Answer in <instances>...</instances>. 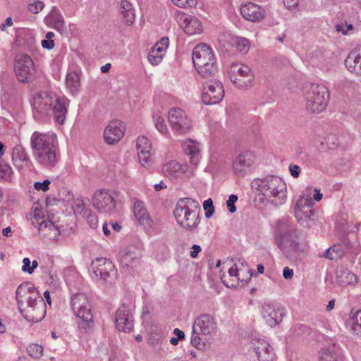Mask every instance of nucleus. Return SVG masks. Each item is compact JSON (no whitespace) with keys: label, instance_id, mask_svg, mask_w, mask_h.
Here are the masks:
<instances>
[{"label":"nucleus","instance_id":"1","mask_svg":"<svg viewBox=\"0 0 361 361\" xmlns=\"http://www.w3.org/2000/svg\"><path fill=\"white\" fill-rule=\"evenodd\" d=\"M252 188L258 191L271 204L279 206L287 200V186L284 180L274 175H268L252 180Z\"/></svg>","mask_w":361,"mask_h":361},{"label":"nucleus","instance_id":"2","mask_svg":"<svg viewBox=\"0 0 361 361\" xmlns=\"http://www.w3.org/2000/svg\"><path fill=\"white\" fill-rule=\"evenodd\" d=\"M200 207L197 201L184 197L177 202L173 214L179 226L187 231H192L200 224Z\"/></svg>","mask_w":361,"mask_h":361},{"label":"nucleus","instance_id":"3","mask_svg":"<svg viewBox=\"0 0 361 361\" xmlns=\"http://www.w3.org/2000/svg\"><path fill=\"white\" fill-rule=\"evenodd\" d=\"M34 108L42 116H52L55 122L62 125L66 120L64 102L47 92H40L34 99Z\"/></svg>","mask_w":361,"mask_h":361},{"label":"nucleus","instance_id":"4","mask_svg":"<svg viewBox=\"0 0 361 361\" xmlns=\"http://www.w3.org/2000/svg\"><path fill=\"white\" fill-rule=\"evenodd\" d=\"M276 240L278 247L290 261L296 262L302 259L305 251V245L299 242L295 229L288 228L278 235Z\"/></svg>","mask_w":361,"mask_h":361},{"label":"nucleus","instance_id":"5","mask_svg":"<svg viewBox=\"0 0 361 361\" xmlns=\"http://www.w3.org/2000/svg\"><path fill=\"white\" fill-rule=\"evenodd\" d=\"M192 62L199 74L204 78L211 77L217 72L214 54L206 44H198L194 48Z\"/></svg>","mask_w":361,"mask_h":361},{"label":"nucleus","instance_id":"6","mask_svg":"<svg viewBox=\"0 0 361 361\" xmlns=\"http://www.w3.org/2000/svg\"><path fill=\"white\" fill-rule=\"evenodd\" d=\"M71 305L73 314L78 319V328L85 332L91 330L94 326V321L87 296L82 293L74 294L71 297Z\"/></svg>","mask_w":361,"mask_h":361},{"label":"nucleus","instance_id":"7","mask_svg":"<svg viewBox=\"0 0 361 361\" xmlns=\"http://www.w3.org/2000/svg\"><path fill=\"white\" fill-rule=\"evenodd\" d=\"M305 108L307 111L319 114L323 111L329 100V92L323 84H311L305 92Z\"/></svg>","mask_w":361,"mask_h":361},{"label":"nucleus","instance_id":"8","mask_svg":"<svg viewBox=\"0 0 361 361\" xmlns=\"http://www.w3.org/2000/svg\"><path fill=\"white\" fill-rule=\"evenodd\" d=\"M216 329V323L213 317L204 314L197 317L192 325L191 344L197 349L205 346L203 337L212 336Z\"/></svg>","mask_w":361,"mask_h":361},{"label":"nucleus","instance_id":"9","mask_svg":"<svg viewBox=\"0 0 361 361\" xmlns=\"http://www.w3.org/2000/svg\"><path fill=\"white\" fill-rule=\"evenodd\" d=\"M360 250L357 235L355 233H349L339 243L326 249L323 254H319V257L336 260L342 258L345 254L357 255Z\"/></svg>","mask_w":361,"mask_h":361},{"label":"nucleus","instance_id":"10","mask_svg":"<svg viewBox=\"0 0 361 361\" xmlns=\"http://www.w3.org/2000/svg\"><path fill=\"white\" fill-rule=\"evenodd\" d=\"M228 75L231 81L238 88L247 89L254 84L253 72L244 63H233L230 67Z\"/></svg>","mask_w":361,"mask_h":361},{"label":"nucleus","instance_id":"11","mask_svg":"<svg viewBox=\"0 0 361 361\" xmlns=\"http://www.w3.org/2000/svg\"><path fill=\"white\" fill-rule=\"evenodd\" d=\"M313 200L310 195H302L296 202L294 213L298 222L305 227L311 226L314 212L312 209Z\"/></svg>","mask_w":361,"mask_h":361},{"label":"nucleus","instance_id":"12","mask_svg":"<svg viewBox=\"0 0 361 361\" xmlns=\"http://www.w3.org/2000/svg\"><path fill=\"white\" fill-rule=\"evenodd\" d=\"M168 119L171 129L183 135L188 133L192 128V121L185 111L180 108H172L169 111Z\"/></svg>","mask_w":361,"mask_h":361},{"label":"nucleus","instance_id":"13","mask_svg":"<svg viewBox=\"0 0 361 361\" xmlns=\"http://www.w3.org/2000/svg\"><path fill=\"white\" fill-rule=\"evenodd\" d=\"M93 274L102 281H111L116 276V269L112 262L105 257H97L91 264Z\"/></svg>","mask_w":361,"mask_h":361},{"label":"nucleus","instance_id":"14","mask_svg":"<svg viewBox=\"0 0 361 361\" xmlns=\"http://www.w3.org/2000/svg\"><path fill=\"white\" fill-rule=\"evenodd\" d=\"M255 155L249 150L240 152L233 162V171L238 177H244L255 169Z\"/></svg>","mask_w":361,"mask_h":361},{"label":"nucleus","instance_id":"15","mask_svg":"<svg viewBox=\"0 0 361 361\" xmlns=\"http://www.w3.org/2000/svg\"><path fill=\"white\" fill-rule=\"evenodd\" d=\"M16 299L19 309L38 302L42 299L35 286L30 282L20 284L16 290Z\"/></svg>","mask_w":361,"mask_h":361},{"label":"nucleus","instance_id":"16","mask_svg":"<svg viewBox=\"0 0 361 361\" xmlns=\"http://www.w3.org/2000/svg\"><path fill=\"white\" fill-rule=\"evenodd\" d=\"M224 96V90L221 82L210 80L204 85L202 99L207 105L216 104L221 102Z\"/></svg>","mask_w":361,"mask_h":361},{"label":"nucleus","instance_id":"17","mask_svg":"<svg viewBox=\"0 0 361 361\" xmlns=\"http://www.w3.org/2000/svg\"><path fill=\"white\" fill-rule=\"evenodd\" d=\"M33 152H39L57 145L56 135L53 133L34 132L30 138Z\"/></svg>","mask_w":361,"mask_h":361},{"label":"nucleus","instance_id":"18","mask_svg":"<svg viewBox=\"0 0 361 361\" xmlns=\"http://www.w3.org/2000/svg\"><path fill=\"white\" fill-rule=\"evenodd\" d=\"M32 224L38 228L39 233L44 237L55 238L59 234L58 228L44 218L40 209H35L33 214Z\"/></svg>","mask_w":361,"mask_h":361},{"label":"nucleus","instance_id":"19","mask_svg":"<svg viewBox=\"0 0 361 361\" xmlns=\"http://www.w3.org/2000/svg\"><path fill=\"white\" fill-rule=\"evenodd\" d=\"M93 207L99 212L111 214L115 208V200L109 191L100 190L97 191L92 198Z\"/></svg>","mask_w":361,"mask_h":361},{"label":"nucleus","instance_id":"20","mask_svg":"<svg viewBox=\"0 0 361 361\" xmlns=\"http://www.w3.org/2000/svg\"><path fill=\"white\" fill-rule=\"evenodd\" d=\"M115 324L120 331H130L133 328L132 309L127 305H122L116 311Z\"/></svg>","mask_w":361,"mask_h":361},{"label":"nucleus","instance_id":"21","mask_svg":"<svg viewBox=\"0 0 361 361\" xmlns=\"http://www.w3.org/2000/svg\"><path fill=\"white\" fill-rule=\"evenodd\" d=\"M20 311L26 320L32 323H37L45 317L47 312L46 303L43 299H39L36 304L21 307Z\"/></svg>","mask_w":361,"mask_h":361},{"label":"nucleus","instance_id":"22","mask_svg":"<svg viewBox=\"0 0 361 361\" xmlns=\"http://www.w3.org/2000/svg\"><path fill=\"white\" fill-rule=\"evenodd\" d=\"M136 147L140 164L144 167L150 166L153 163L150 140L145 136H140L137 139Z\"/></svg>","mask_w":361,"mask_h":361},{"label":"nucleus","instance_id":"23","mask_svg":"<svg viewBox=\"0 0 361 361\" xmlns=\"http://www.w3.org/2000/svg\"><path fill=\"white\" fill-rule=\"evenodd\" d=\"M176 21L184 32L189 35L200 34L202 32V23L195 16L184 13L176 16Z\"/></svg>","mask_w":361,"mask_h":361},{"label":"nucleus","instance_id":"24","mask_svg":"<svg viewBox=\"0 0 361 361\" xmlns=\"http://www.w3.org/2000/svg\"><path fill=\"white\" fill-rule=\"evenodd\" d=\"M33 66V61L28 55L20 54L17 56L14 69L16 75L20 82L27 80Z\"/></svg>","mask_w":361,"mask_h":361},{"label":"nucleus","instance_id":"25","mask_svg":"<svg viewBox=\"0 0 361 361\" xmlns=\"http://www.w3.org/2000/svg\"><path fill=\"white\" fill-rule=\"evenodd\" d=\"M262 314L266 323L273 327L282 321L285 310L280 305L264 304L262 306Z\"/></svg>","mask_w":361,"mask_h":361},{"label":"nucleus","instance_id":"26","mask_svg":"<svg viewBox=\"0 0 361 361\" xmlns=\"http://www.w3.org/2000/svg\"><path fill=\"white\" fill-rule=\"evenodd\" d=\"M125 126L122 121L114 120L111 121L104 132L105 141L109 145L118 142L123 136Z\"/></svg>","mask_w":361,"mask_h":361},{"label":"nucleus","instance_id":"27","mask_svg":"<svg viewBox=\"0 0 361 361\" xmlns=\"http://www.w3.org/2000/svg\"><path fill=\"white\" fill-rule=\"evenodd\" d=\"M33 156L40 165L47 168L53 167L59 158L57 145L39 152H33Z\"/></svg>","mask_w":361,"mask_h":361},{"label":"nucleus","instance_id":"28","mask_svg":"<svg viewBox=\"0 0 361 361\" xmlns=\"http://www.w3.org/2000/svg\"><path fill=\"white\" fill-rule=\"evenodd\" d=\"M253 347L259 361L275 360V353L273 348L264 340L257 339L253 343Z\"/></svg>","mask_w":361,"mask_h":361},{"label":"nucleus","instance_id":"29","mask_svg":"<svg viewBox=\"0 0 361 361\" xmlns=\"http://www.w3.org/2000/svg\"><path fill=\"white\" fill-rule=\"evenodd\" d=\"M240 13L245 20L252 22L259 21L264 17V10L259 6L251 2L241 5Z\"/></svg>","mask_w":361,"mask_h":361},{"label":"nucleus","instance_id":"30","mask_svg":"<svg viewBox=\"0 0 361 361\" xmlns=\"http://www.w3.org/2000/svg\"><path fill=\"white\" fill-rule=\"evenodd\" d=\"M11 161L14 166L18 170L29 167L30 164V157L25 149L20 145H16L13 148Z\"/></svg>","mask_w":361,"mask_h":361},{"label":"nucleus","instance_id":"31","mask_svg":"<svg viewBox=\"0 0 361 361\" xmlns=\"http://www.w3.org/2000/svg\"><path fill=\"white\" fill-rule=\"evenodd\" d=\"M345 66L350 73L361 76V46L349 53Z\"/></svg>","mask_w":361,"mask_h":361},{"label":"nucleus","instance_id":"32","mask_svg":"<svg viewBox=\"0 0 361 361\" xmlns=\"http://www.w3.org/2000/svg\"><path fill=\"white\" fill-rule=\"evenodd\" d=\"M119 257L122 268L133 269L138 264L140 255L135 248L126 249L121 252Z\"/></svg>","mask_w":361,"mask_h":361},{"label":"nucleus","instance_id":"33","mask_svg":"<svg viewBox=\"0 0 361 361\" xmlns=\"http://www.w3.org/2000/svg\"><path fill=\"white\" fill-rule=\"evenodd\" d=\"M71 208L73 212V216L70 219L71 216L69 215V221H71L69 230L73 231L74 228L76 227L77 221L80 218H83V212H85L84 214H85L87 211L85 210L84 201L80 197L73 199Z\"/></svg>","mask_w":361,"mask_h":361},{"label":"nucleus","instance_id":"34","mask_svg":"<svg viewBox=\"0 0 361 361\" xmlns=\"http://www.w3.org/2000/svg\"><path fill=\"white\" fill-rule=\"evenodd\" d=\"M185 152L190 157V161L194 166H197L200 161V145L197 142L188 140L182 145Z\"/></svg>","mask_w":361,"mask_h":361},{"label":"nucleus","instance_id":"35","mask_svg":"<svg viewBox=\"0 0 361 361\" xmlns=\"http://www.w3.org/2000/svg\"><path fill=\"white\" fill-rule=\"evenodd\" d=\"M336 274V282L341 286L345 287L348 285L355 283L357 281V276L345 268H338Z\"/></svg>","mask_w":361,"mask_h":361},{"label":"nucleus","instance_id":"36","mask_svg":"<svg viewBox=\"0 0 361 361\" xmlns=\"http://www.w3.org/2000/svg\"><path fill=\"white\" fill-rule=\"evenodd\" d=\"M185 166L180 164L178 161L174 160L166 163L162 167L164 174L169 178L178 177L180 174L185 172Z\"/></svg>","mask_w":361,"mask_h":361},{"label":"nucleus","instance_id":"37","mask_svg":"<svg viewBox=\"0 0 361 361\" xmlns=\"http://www.w3.org/2000/svg\"><path fill=\"white\" fill-rule=\"evenodd\" d=\"M120 13L123 22L128 26L133 24L135 13L133 5L128 1L122 0L120 3Z\"/></svg>","mask_w":361,"mask_h":361},{"label":"nucleus","instance_id":"38","mask_svg":"<svg viewBox=\"0 0 361 361\" xmlns=\"http://www.w3.org/2000/svg\"><path fill=\"white\" fill-rule=\"evenodd\" d=\"M228 40L233 47L242 54H246L250 50V43L245 37L229 35Z\"/></svg>","mask_w":361,"mask_h":361},{"label":"nucleus","instance_id":"39","mask_svg":"<svg viewBox=\"0 0 361 361\" xmlns=\"http://www.w3.org/2000/svg\"><path fill=\"white\" fill-rule=\"evenodd\" d=\"M152 118L156 129L166 137H170V133L165 122L164 118L159 111H154L152 114Z\"/></svg>","mask_w":361,"mask_h":361},{"label":"nucleus","instance_id":"40","mask_svg":"<svg viewBox=\"0 0 361 361\" xmlns=\"http://www.w3.org/2000/svg\"><path fill=\"white\" fill-rule=\"evenodd\" d=\"M13 171L6 161L0 157V180L11 182L13 179Z\"/></svg>","mask_w":361,"mask_h":361},{"label":"nucleus","instance_id":"41","mask_svg":"<svg viewBox=\"0 0 361 361\" xmlns=\"http://www.w3.org/2000/svg\"><path fill=\"white\" fill-rule=\"evenodd\" d=\"M348 322L350 325V331L354 334H357L361 329V310L355 312L351 311Z\"/></svg>","mask_w":361,"mask_h":361},{"label":"nucleus","instance_id":"42","mask_svg":"<svg viewBox=\"0 0 361 361\" xmlns=\"http://www.w3.org/2000/svg\"><path fill=\"white\" fill-rule=\"evenodd\" d=\"M228 274L231 277H235L238 281L247 283L251 279L252 273L251 269H247V276L244 277L242 276V271L237 267L236 264H233L228 269Z\"/></svg>","mask_w":361,"mask_h":361},{"label":"nucleus","instance_id":"43","mask_svg":"<svg viewBox=\"0 0 361 361\" xmlns=\"http://www.w3.org/2000/svg\"><path fill=\"white\" fill-rule=\"evenodd\" d=\"M80 87V78L78 73H69V91L72 94L78 93Z\"/></svg>","mask_w":361,"mask_h":361},{"label":"nucleus","instance_id":"44","mask_svg":"<svg viewBox=\"0 0 361 361\" xmlns=\"http://www.w3.org/2000/svg\"><path fill=\"white\" fill-rule=\"evenodd\" d=\"M323 149H334L339 145V140L336 135L328 134L322 142Z\"/></svg>","mask_w":361,"mask_h":361},{"label":"nucleus","instance_id":"45","mask_svg":"<svg viewBox=\"0 0 361 361\" xmlns=\"http://www.w3.org/2000/svg\"><path fill=\"white\" fill-rule=\"evenodd\" d=\"M169 38L166 37H164L159 42H157L151 49L155 52L159 53L160 56L164 57L166 53V50L169 47Z\"/></svg>","mask_w":361,"mask_h":361},{"label":"nucleus","instance_id":"46","mask_svg":"<svg viewBox=\"0 0 361 361\" xmlns=\"http://www.w3.org/2000/svg\"><path fill=\"white\" fill-rule=\"evenodd\" d=\"M27 352L30 357L39 359L43 355V347L37 343H31L27 348Z\"/></svg>","mask_w":361,"mask_h":361},{"label":"nucleus","instance_id":"47","mask_svg":"<svg viewBox=\"0 0 361 361\" xmlns=\"http://www.w3.org/2000/svg\"><path fill=\"white\" fill-rule=\"evenodd\" d=\"M137 220L145 230L148 231L153 226V220L147 212H146L145 214H142L140 217L137 219Z\"/></svg>","mask_w":361,"mask_h":361},{"label":"nucleus","instance_id":"48","mask_svg":"<svg viewBox=\"0 0 361 361\" xmlns=\"http://www.w3.org/2000/svg\"><path fill=\"white\" fill-rule=\"evenodd\" d=\"M59 197H55L54 196L49 195L46 198V205L47 207L58 205L60 203L64 204L65 198L67 196L66 192H63V195H61L60 192H59Z\"/></svg>","mask_w":361,"mask_h":361},{"label":"nucleus","instance_id":"49","mask_svg":"<svg viewBox=\"0 0 361 361\" xmlns=\"http://www.w3.org/2000/svg\"><path fill=\"white\" fill-rule=\"evenodd\" d=\"M73 278V285L75 286H80L82 282V277L80 273L76 270L75 267L69 266V279Z\"/></svg>","mask_w":361,"mask_h":361},{"label":"nucleus","instance_id":"50","mask_svg":"<svg viewBox=\"0 0 361 361\" xmlns=\"http://www.w3.org/2000/svg\"><path fill=\"white\" fill-rule=\"evenodd\" d=\"M177 6L180 8H192L197 4V0H171Z\"/></svg>","mask_w":361,"mask_h":361},{"label":"nucleus","instance_id":"51","mask_svg":"<svg viewBox=\"0 0 361 361\" xmlns=\"http://www.w3.org/2000/svg\"><path fill=\"white\" fill-rule=\"evenodd\" d=\"M147 58L149 62L153 66H157L160 63L163 59V57L160 56L159 53L155 52L152 49L149 52Z\"/></svg>","mask_w":361,"mask_h":361},{"label":"nucleus","instance_id":"52","mask_svg":"<svg viewBox=\"0 0 361 361\" xmlns=\"http://www.w3.org/2000/svg\"><path fill=\"white\" fill-rule=\"evenodd\" d=\"M133 211L136 219L140 217L142 214H145L147 210L144 202L141 201H136L134 204Z\"/></svg>","mask_w":361,"mask_h":361},{"label":"nucleus","instance_id":"53","mask_svg":"<svg viewBox=\"0 0 361 361\" xmlns=\"http://www.w3.org/2000/svg\"><path fill=\"white\" fill-rule=\"evenodd\" d=\"M50 184L51 181L46 179L43 182H35L33 186L37 191L47 192L49 190Z\"/></svg>","mask_w":361,"mask_h":361},{"label":"nucleus","instance_id":"54","mask_svg":"<svg viewBox=\"0 0 361 361\" xmlns=\"http://www.w3.org/2000/svg\"><path fill=\"white\" fill-rule=\"evenodd\" d=\"M203 207L205 210L206 218H210L214 212V208L213 207V202L212 199L205 200L203 203Z\"/></svg>","mask_w":361,"mask_h":361},{"label":"nucleus","instance_id":"55","mask_svg":"<svg viewBox=\"0 0 361 361\" xmlns=\"http://www.w3.org/2000/svg\"><path fill=\"white\" fill-rule=\"evenodd\" d=\"M86 220L90 227L92 229H96L98 226V219L95 214H92V212H89Z\"/></svg>","mask_w":361,"mask_h":361},{"label":"nucleus","instance_id":"56","mask_svg":"<svg viewBox=\"0 0 361 361\" xmlns=\"http://www.w3.org/2000/svg\"><path fill=\"white\" fill-rule=\"evenodd\" d=\"M238 199V197L236 195L232 194L226 201L227 208L231 213H234L236 211L235 203L237 202Z\"/></svg>","mask_w":361,"mask_h":361},{"label":"nucleus","instance_id":"57","mask_svg":"<svg viewBox=\"0 0 361 361\" xmlns=\"http://www.w3.org/2000/svg\"><path fill=\"white\" fill-rule=\"evenodd\" d=\"M44 8V3L40 1H36L28 5V9L33 13H38Z\"/></svg>","mask_w":361,"mask_h":361},{"label":"nucleus","instance_id":"58","mask_svg":"<svg viewBox=\"0 0 361 361\" xmlns=\"http://www.w3.org/2000/svg\"><path fill=\"white\" fill-rule=\"evenodd\" d=\"M290 175L294 178L299 177L301 169L298 165L290 164L288 166Z\"/></svg>","mask_w":361,"mask_h":361},{"label":"nucleus","instance_id":"59","mask_svg":"<svg viewBox=\"0 0 361 361\" xmlns=\"http://www.w3.org/2000/svg\"><path fill=\"white\" fill-rule=\"evenodd\" d=\"M353 29V26L352 24L345 23V25H343V24L336 25V30L338 32H341L343 35H347L348 33V31L352 30Z\"/></svg>","mask_w":361,"mask_h":361},{"label":"nucleus","instance_id":"60","mask_svg":"<svg viewBox=\"0 0 361 361\" xmlns=\"http://www.w3.org/2000/svg\"><path fill=\"white\" fill-rule=\"evenodd\" d=\"M202 251V248L199 245H193L192 246V250L190 252V256L195 259L197 257L198 254Z\"/></svg>","mask_w":361,"mask_h":361},{"label":"nucleus","instance_id":"61","mask_svg":"<svg viewBox=\"0 0 361 361\" xmlns=\"http://www.w3.org/2000/svg\"><path fill=\"white\" fill-rule=\"evenodd\" d=\"M42 47L44 49H47L49 50L51 49L54 47V42L53 39H43L41 42Z\"/></svg>","mask_w":361,"mask_h":361},{"label":"nucleus","instance_id":"62","mask_svg":"<svg viewBox=\"0 0 361 361\" xmlns=\"http://www.w3.org/2000/svg\"><path fill=\"white\" fill-rule=\"evenodd\" d=\"M293 270L286 267L283 270V276L285 279H291L293 276Z\"/></svg>","mask_w":361,"mask_h":361},{"label":"nucleus","instance_id":"63","mask_svg":"<svg viewBox=\"0 0 361 361\" xmlns=\"http://www.w3.org/2000/svg\"><path fill=\"white\" fill-rule=\"evenodd\" d=\"M23 267H22V270L24 271V272H27L29 274H30V270L29 269H30V260L29 258L27 257H25L23 259Z\"/></svg>","mask_w":361,"mask_h":361},{"label":"nucleus","instance_id":"64","mask_svg":"<svg viewBox=\"0 0 361 361\" xmlns=\"http://www.w3.org/2000/svg\"><path fill=\"white\" fill-rule=\"evenodd\" d=\"M283 4L288 8H295L298 4V0H283Z\"/></svg>","mask_w":361,"mask_h":361}]
</instances>
